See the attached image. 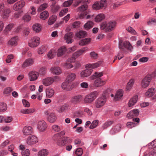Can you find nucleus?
Wrapping results in <instances>:
<instances>
[{"instance_id":"dca6fc26","label":"nucleus","mask_w":156,"mask_h":156,"mask_svg":"<svg viewBox=\"0 0 156 156\" xmlns=\"http://www.w3.org/2000/svg\"><path fill=\"white\" fill-rule=\"evenodd\" d=\"M54 78L52 77H47L42 80V83L47 86L51 85L54 82Z\"/></svg>"},{"instance_id":"aec40b11","label":"nucleus","mask_w":156,"mask_h":156,"mask_svg":"<svg viewBox=\"0 0 156 156\" xmlns=\"http://www.w3.org/2000/svg\"><path fill=\"white\" fill-rule=\"evenodd\" d=\"M55 94L54 90L51 87H48L46 90V97L48 98H52Z\"/></svg>"},{"instance_id":"393cba45","label":"nucleus","mask_w":156,"mask_h":156,"mask_svg":"<svg viewBox=\"0 0 156 156\" xmlns=\"http://www.w3.org/2000/svg\"><path fill=\"white\" fill-rule=\"evenodd\" d=\"M18 39L17 36H15L11 38L8 41V44L11 46H15L17 45Z\"/></svg>"},{"instance_id":"473e14b6","label":"nucleus","mask_w":156,"mask_h":156,"mask_svg":"<svg viewBox=\"0 0 156 156\" xmlns=\"http://www.w3.org/2000/svg\"><path fill=\"white\" fill-rule=\"evenodd\" d=\"M123 95V91L122 90H118L116 92L114 97L115 100H118Z\"/></svg>"},{"instance_id":"338daca9","label":"nucleus","mask_w":156,"mask_h":156,"mask_svg":"<svg viewBox=\"0 0 156 156\" xmlns=\"http://www.w3.org/2000/svg\"><path fill=\"white\" fill-rule=\"evenodd\" d=\"M81 23L79 21H76L74 22L72 24V26L74 28H77L80 27Z\"/></svg>"},{"instance_id":"7ed1b4c3","label":"nucleus","mask_w":156,"mask_h":156,"mask_svg":"<svg viewBox=\"0 0 156 156\" xmlns=\"http://www.w3.org/2000/svg\"><path fill=\"white\" fill-rule=\"evenodd\" d=\"M44 114L47 121L50 123H53L56 120V116L54 113L48 110L44 112Z\"/></svg>"},{"instance_id":"4c0bfd02","label":"nucleus","mask_w":156,"mask_h":156,"mask_svg":"<svg viewBox=\"0 0 156 156\" xmlns=\"http://www.w3.org/2000/svg\"><path fill=\"white\" fill-rule=\"evenodd\" d=\"M49 16V13L47 11H44L42 12L40 15V18L43 20H45Z\"/></svg>"},{"instance_id":"a18cd8bd","label":"nucleus","mask_w":156,"mask_h":156,"mask_svg":"<svg viewBox=\"0 0 156 156\" xmlns=\"http://www.w3.org/2000/svg\"><path fill=\"white\" fill-rule=\"evenodd\" d=\"M13 90L12 88L11 87H7L5 88L4 90L3 94H9Z\"/></svg>"},{"instance_id":"8fccbe9b","label":"nucleus","mask_w":156,"mask_h":156,"mask_svg":"<svg viewBox=\"0 0 156 156\" xmlns=\"http://www.w3.org/2000/svg\"><path fill=\"white\" fill-rule=\"evenodd\" d=\"M112 122L111 121H108L104 123L102 126L103 129H106L108 127L112 125Z\"/></svg>"},{"instance_id":"4d7b16f0","label":"nucleus","mask_w":156,"mask_h":156,"mask_svg":"<svg viewBox=\"0 0 156 156\" xmlns=\"http://www.w3.org/2000/svg\"><path fill=\"white\" fill-rule=\"evenodd\" d=\"M13 120V118L11 116H7L4 117V122L6 123H9Z\"/></svg>"},{"instance_id":"13d9d810","label":"nucleus","mask_w":156,"mask_h":156,"mask_svg":"<svg viewBox=\"0 0 156 156\" xmlns=\"http://www.w3.org/2000/svg\"><path fill=\"white\" fill-rule=\"evenodd\" d=\"M83 150L81 148H78L75 151V154L78 156H80L82 154Z\"/></svg>"},{"instance_id":"4468645a","label":"nucleus","mask_w":156,"mask_h":156,"mask_svg":"<svg viewBox=\"0 0 156 156\" xmlns=\"http://www.w3.org/2000/svg\"><path fill=\"white\" fill-rule=\"evenodd\" d=\"M73 37V33L72 32H70L65 34L64 37V39L66 40L67 43H71L74 41L72 39Z\"/></svg>"},{"instance_id":"09e8293b","label":"nucleus","mask_w":156,"mask_h":156,"mask_svg":"<svg viewBox=\"0 0 156 156\" xmlns=\"http://www.w3.org/2000/svg\"><path fill=\"white\" fill-rule=\"evenodd\" d=\"M10 12V11L9 9H7L4 10L2 16L4 18H5L9 16V13Z\"/></svg>"},{"instance_id":"c85d7f7f","label":"nucleus","mask_w":156,"mask_h":156,"mask_svg":"<svg viewBox=\"0 0 156 156\" xmlns=\"http://www.w3.org/2000/svg\"><path fill=\"white\" fill-rule=\"evenodd\" d=\"M155 92V89L154 88H151L146 92L145 94L147 97H150L153 96Z\"/></svg>"},{"instance_id":"412c9836","label":"nucleus","mask_w":156,"mask_h":156,"mask_svg":"<svg viewBox=\"0 0 156 156\" xmlns=\"http://www.w3.org/2000/svg\"><path fill=\"white\" fill-rule=\"evenodd\" d=\"M116 23L115 22L111 21L107 23L106 32L110 31L113 30L116 25Z\"/></svg>"},{"instance_id":"bb28decb","label":"nucleus","mask_w":156,"mask_h":156,"mask_svg":"<svg viewBox=\"0 0 156 156\" xmlns=\"http://www.w3.org/2000/svg\"><path fill=\"white\" fill-rule=\"evenodd\" d=\"M34 63V61L31 58L26 60L22 65L23 68L32 65Z\"/></svg>"},{"instance_id":"603ef678","label":"nucleus","mask_w":156,"mask_h":156,"mask_svg":"<svg viewBox=\"0 0 156 156\" xmlns=\"http://www.w3.org/2000/svg\"><path fill=\"white\" fill-rule=\"evenodd\" d=\"M107 23L106 22H104L102 23L100 25V29L101 30H105L106 31V29L107 28Z\"/></svg>"},{"instance_id":"49530a36","label":"nucleus","mask_w":156,"mask_h":156,"mask_svg":"<svg viewBox=\"0 0 156 156\" xmlns=\"http://www.w3.org/2000/svg\"><path fill=\"white\" fill-rule=\"evenodd\" d=\"M52 130L55 132H58L61 130V127L57 125H54L52 126Z\"/></svg>"},{"instance_id":"79ce46f5","label":"nucleus","mask_w":156,"mask_h":156,"mask_svg":"<svg viewBox=\"0 0 156 156\" xmlns=\"http://www.w3.org/2000/svg\"><path fill=\"white\" fill-rule=\"evenodd\" d=\"M33 30L36 33L40 32L41 30V28L39 23H36L33 26Z\"/></svg>"},{"instance_id":"a19ab883","label":"nucleus","mask_w":156,"mask_h":156,"mask_svg":"<svg viewBox=\"0 0 156 156\" xmlns=\"http://www.w3.org/2000/svg\"><path fill=\"white\" fill-rule=\"evenodd\" d=\"M105 18V16L104 14H100L97 15L95 18V21L96 22H99L103 20Z\"/></svg>"},{"instance_id":"e2e57ef3","label":"nucleus","mask_w":156,"mask_h":156,"mask_svg":"<svg viewBox=\"0 0 156 156\" xmlns=\"http://www.w3.org/2000/svg\"><path fill=\"white\" fill-rule=\"evenodd\" d=\"M68 62H67L63 64V66L68 69L73 68V66L71 64V63H68Z\"/></svg>"},{"instance_id":"7c9ffc66","label":"nucleus","mask_w":156,"mask_h":156,"mask_svg":"<svg viewBox=\"0 0 156 156\" xmlns=\"http://www.w3.org/2000/svg\"><path fill=\"white\" fill-rule=\"evenodd\" d=\"M49 154V151L46 149H42L37 153V156H47Z\"/></svg>"},{"instance_id":"f704fd0d","label":"nucleus","mask_w":156,"mask_h":156,"mask_svg":"<svg viewBox=\"0 0 156 156\" xmlns=\"http://www.w3.org/2000/svg\"><path fill=\"white\" fill-rule=\"evenodd\" d=\"M91 41V39L90 38H85L80 41L79 42V44L80 45H85L89 44Z\"/></svg>"},{"instance_id":"c756f323","label":"nucleus","mask_w":156,"mask_h":156,"mask_svg":"<svg viewBox=\"0 0 156 156\" xmlns=\"http://www.w3.org/2000/svg\"><path fill=\"white\" fill-rule=\"evenodd\" d=\"M87 33L86 31L83 30L80 31L76 34V36L80 38L86 37L87 36Z\"/></svg>"},{"instance_id":"0e129e2a","label":"nucleus","mask_w":156,"mask_h":156,"mask_svg":"<svg viewBox=\"0 0 156 156\" xmlns=\"http://www.w3.org/2000/svg\"><path fill=\"white\" fill-rule=\"evenodd\" d=\"M73 0H70L64 2L63 3V6L64 7L70 6L72 3Z\"/></svg>"},{"instance_id":"e433bc0d","label":"nucleus","mask_w":156,"mask_h":156,"mask_svg":"<svg viewBox=\"0 0 156 156\" xmlns=\"http://www.w3.org/2000/svg\"><path fill=\"white\" fill-rule=\"evenodd\" d=\"M56 55V49H51L47 54V56L48 58L52 59Z\"/></svg>"},{"instance_id":"bf43d9fd","label":"nucleus","mask_w":156,"mask_h":156,"mask_svg":"<svg viewBox=\"0 0 156 156\" xmlns=\"http://www.w3.org/2000/svg\"><path fill=\"white\" fill-rule=\"evenodd\" d=\"M76 57L74 55V54L72 55L71 57L68 58L66 60L67 62L70 63H73L75 62V59Z\"/></svg>"},{"instance_id":"4be33fe9","label":"nucleus","mask_w":156,"mask_h":156,"mask_svg":"<svg viewBox=\"0 0 156 156\" xmlns=\"http://www.w3.org/2000/svg\"><path fill=\"white\" fill-rule=\"evenodd\" d=\"M35 111V109L33 108L22 109L20 110V112L22 114H30L33 113Z\"/></svg>"},{"instance_id":"37998d69","label":"nucleus","mask_w":156,"mask_h":156,"mask_svg":"<svg viewBox=\"0 0 156 156\" xmlns=\"http://www.w3.org/2000/svg\"><path fill=\"white\" fill-rule=\"evenodd\" d=\"M57 16L55 15H52L51 16L48 21V23L49 25H52L54 23L56 19Z\"/></svg>"},{"instance_id":"3c124183","label":"nucleus","mask_w":156,"mask_h":156,"mask_svg":"<svg viewBox=\"0 0 156 156\" xmlns=\"http://www.w3.org/2000/svg\"><path fill=\"white\" fill-rule=\"evenodd\" d=\"M80 87L83 89H87L89 87V84L88 83L83 82L80 83Z\"/></svg>"},{"instance_id":"f3484780","label":"nucleus","mask_w":156,"mask_h":156,"mask_svg":"<svg viewBox=\"0 0 156 156\" xmlns=\"http://www.w3.org/2000/svg\"><path fill=\"white\" fill-rule=\"evenodd\" d=\"M25 5V2L23 1H21L15 3L13 6V9L17 11L21 9Z\"/></svg>"},{"instance_id":"9b49d317","label":"nucleus","mask_w":156,"mask_h":156,"mask_svg":"<svg viewBox=\"0 0 156 156\" xmlns=\"http://www.w3.org/2000/svg\"><path fill=\"white\" fill-rule=\"evenodd\" d=\"M119 47L120 49H123V48L126 49H133V46L128 41H125L123 42L120 41L119 42Z\"/></svg>"},{"instance_id":"1a4fd4ad","label":"nucleus","mask_w":156,"mask_h":156,"mask_svg":"<svg viewBox=\"0 0 156 156\" xmlns=\"http://www.w3.org/2000/svg\"><path fill=\"white\" fill-rule=\"evenodd\" d=\"M151 80V76L150 75H147L142 81L141 83L142 87L144 88L147 87L149 85Z\"/></svg>"},{"instance_id":"864d4df0","label":"nucleus","mask_w":156,"mask_h":156,"mask_svg":"<svg viewBox=\"0 0 156 156\" xmlns=\"http://www.w3.org/2000/svg\"><path fill=\"white\" fill-rule=\"evenodd\" d=\"M51 11L53 13H55L58 11L59 8V6L58 5L51 6Z\"/></svg>"},{"instance_id":"58836bf2","label":"nucleus","mask_w":156,"mask_h":156,"mask_svg":"<svg viewBox=\"0 0 156 156\" xmlns=\"http://www.w3.org/2000/svg\"><path fill=\"white\" fill-rule=\"evenodd\" d=\"M94 23L92 21H89L84 25V28L87 30H89L93 27Z\"/></svg>"},{"instance_id":"5701e85b","label":"nucleus","mask_w":156,"mask_h":156,"mask_svg":"<svg viewBox=\"0 0 156 156\" xmlns=\"http://www.w3.org/2000/svg\"><path fill=\"white\" fill-rule=\"evenodd\" d=\"M92 70L91 69H87L82 71L80 73V75L82 77H86L90 75L92 73Z\"/></svg>"},{"instance_id":"680f3d73","label":"nucleus","mask_w":156,"mask_h":156,"mask_svg":"<svg viewBox=\"0 0 156 156\" xmlns=\"http://www.w3.org/2000/svg\"><path fill=\"white\" fill-rule=\"evenodd\" d=\"M47 7V4L46 3L43 4L41 5L38 9V10L41 11L45 9Z\"/></svg>"},{"instance_id":"f03ea898","label":"nucleus","mask_w":156,"mask_h":156,"mask_svg":"<svg viewBox=\"0 0 156 156\" xmlns=\"http://www.w3.org/2000/svg\"><path fill=\"white\" fill-rule=\"evenodd\" d=\"M107 6L106 0H101L100 2H95L92 5V8L95 10L105 9Z\"/></svg>"},{"instance_id":"b1692460","label":"nucleus","mask_w":156,"mask_h":156,"mask_svg":"<svg viewBox=\"0 0 156 156\" xmlns=\"http://www.w3.org/2000/svg\"><path fill=\"white\" fill-rule=\"evenodd\" d=\"M138 96L137 95H134L130 100L128 104L129 107H132L137 102Z\"/></svg>"},{"instance_id":"052dcab7","label":"nucleus","mask_w":156,"mask_h":156,"mask_svg":"<svg viewBox=\"0 0 156 156\" xmlns=\"http://www.w3.org/2000/svg\"><path fill=\"white\" fill-rule=\"evenodd\" d=\"M31 19L30 16L28 15H26L24 16L22 18V20H24L25 22H28Z\"/></svg>"},{"instance_id":"a211bd4d","label":"nucleus","mask_w":156,"mask_h":156,"mask_svg":"<svg viewBox=\"0 0 156 156\" xmlns=\"http://www.w3.org/2000/svg\"><path fill=\"white\" fill-rule=\"evenodd\" d=\"M73 51H74L73 49H56V53H57L58 57H60L66 53H68L69 51L71 52Z\"/></svg>"},{"instance_id":"6ab92c4d","label":"nucleus","mask_w":156,"mask_h":156,"mask_svg":"<svg viewBox=\"0 0 156 156\" xmlns=\"http://www.w3.org/2000/svg\"><path fill=\"white\" fill-rule=\"evenodd\" d=\"M105 83V81L102 80L100 78H97L94 81V85L95 87H100L104 85Z\"/></svg>"},{"instance_id":"9d476101","label":"nucleus","mask_w":156,"mask_h":156,"mask_svg":"<svg viewBox=\"0 0 156 156\" xmlns=\"http://www.w3.org/2000/svg\"><path fill=\"white\" fill-rule=\"evenodd\" d=\"M62 88L66 90H71L73 87L72 82H69L67 80L63 82L61 85Z\"/></svg>"},{"instance_id":"ea45409f","label":"nucleus","mask_w":156,"mask_h":156,"mask_svg":"<svg viewBox=\"0 0 156 156\" xmlns=\"http://www.w3.org/2000/svg\"><path fill=\"white\" fill-rule=\"evenodd\" d=\"M135 82V80L134 79H130L127 83V85L126 89L127 90H129L133 86Z\"/></svg>"},{"instance_id":"2f4dec72","label":"nucleus","mask_w":156,"mask_h":156,"mask_svg":"<svg viewBox=\"0 0 156 156\" xmlns=\"http://www.w3.org/2000/svg\"><path fill=\"white\" fill-rule=\"evenodd\" d=\"M82 99L81 95H79L73 97L71 99V101L74 103H76L80 101Z\"/></svg>"},{"instance_id":"774afa93","label":"nucleus","mask_w":156,"mask_h":156,"mask_svg":"<svg viewBox=\"0 0 156 156\" xmlns=\"http://www.w3.org/2000/svg\"><path fill=\"white\" fill-rule=\"evenodd\" d=\"M136 125L135 123L131 122H128L126 124L127 126L129 128H132L134 127Z\"/></svg>"},{"instance_id":"c03bdc74","label":"nucleus","mask_w":156,"mask_h":156,"mask_svg":"<svg viewBox=\"0 0 156 156\" xmlns=\"http://www.w3.org/2000/svg\"><path fill=\"white\" fill-rule=\"evenodd\" d=\"M7 105L4 102L0 103V112H4L7 109Z\"/></svg>"},{"instance_id":"72a5a7b5","label":"nucleus","mask_w":156,"mask_h":156,"mask_svg":"<svg viewBox=\"0 0 156 156\" xmlns=\"http://www.w3.org/2000/svg\"><path fill=\"white\" fill-rule=\"evenodd\" d=\"M121 129V127L119 125H117L114 127L112 128L110 131V134H113L115 133H117L120 131Z\"/></svg>"},{"instance_id":"0eeeda50","label":"nucleus","mask_w":156,"mask_h":156,"mask_svg":"<svg viewBox=\"0 0 156 156\" xmlns=\"http://www.w3.org/2000/svg\"><path fill=\"white\" fill-rule=\"evenodd\" d=\"M106 99L104 97L98 98L95 102V106L97 108L102 107L106 102Z\"/></svg>"},{"instance_id":"6e6d98bb","label":"nucleus","mask_w":156,"mask_h":156,"mask_svg":"<svg viewBox=\"0 0 156 156\" xmlns=\"http://www.w3.org/2000/svg\"><path fill=\"white\" fill-rule=\"evenodd\" d=\"M84 52V50L83 49H80L79 50L75 52L73 54L76 58L78 56L82 54Z\"/></svg>"},{"instance_id":"423d86ee","label":"nucleus","mask_w":156,"mask_h":156,"mask_svg":"<svg viewBox=\"0 0 156 156\" xmlns=\"http://www.w3.org/2000/svg\"><path fill=\"white\" fill-rule=\"evenodd\" d=\"M37 126V128L39 131L44 132L46 130L47 127V125L44 120H41L38 121Z\"/></svg>"},{"instance_id":"c9c22d12","label":"nucleus","mask_w":156,"mask_h":156,"mask_svg":"<svg viewBox=\"0 0 156 156\" xmlns=\"http://www.w3.org/2000/svg\"><path fill=\"white\" fill-rule=\"evenodd\" d=\"M76 75L74 73H70L68 74L66 78V80L72 82L76 78Z\"/></svg>"},{"instance_id":"39448f33","label":"nucleus","mask_w":156,"mask_h":156,"mask_svg":"<svg viewBox=\"0 0 156 156\" xmlns=\"http://www.w3.org/2000/svg\"><path fill=\"white\" fill-rule=\"evenodd\" d=\"M88 5H83L78 8L79 10L81 12L79 15V18L83 19L84 18L85 16L89 13V11L87 10Z\"/></svg>"},{"instance_id":"cd10ccee","label":"nucleus","mask_w":156,"mask_h":156,"mask_svg":"<svg viewBox=\"0 0 156 156\" xmlns=\"http://www.w3.org/2000/svg\"><path fill=\"white\" fill-rule=\"evenodd\" d=\"M72 140L68 137H64V138L62 139V141L60 145V146H64L67 144L71 143Z\"/></svg>"},{"instance_id":"5fc2aeb1","label":"nucleus","mask_w":156,"mask_h":156,"mask_svg":"<svg viewBox=\"0 0 156 156\" xmlns=\"http://www.w3.org/2000/svg\"><path fill=\"white\" fill-rule=\"evenodd\" d=\"M22 156H29L30 154V151L28 149H26L21 152Z\"/></svg>"},{"instance_id":"f257e3e1","label":"nucleus","mask_w":156,"mask_h":156,"mask_svg":"<svg viewBox=\"0 0 156 156\" xmlns=\"http://www.w3.org/2000/svg\"><path fill=\"white\" fill-rule=\"evenodd\" d=\"M98 93L96 91H94L90 92L85 96L84 99L85 103H90L94 101L97 97Z\"/></svg>"},{"instance_id":"a878e982","label":"nucleus","mask_w":156,"mask_h":156,"mask_svg":"<svg viewBox=\"0 0 156 156\" xmlns=\"http://www.w3.org/2000/svg\"><path fill=\"white\" fill-rule=\"evenodd\" d=\"M50 71L53 74L56 75H59L62 72L60 68L58 67H51L50 69Z\"/></svg>"},{"instance_id":"69168bd1","label":"nucleus","mask_w":156,"mask_h":156,"mask_svg":"<svg viewBox=\"0 0 156 156\" xmlns=\"http://www.w3.org/2000/svg\"><path fill=\"white\" fill-rule=\"evenodd\" d=\"M68 8L62 10L59 12V15L60 16H63L68 11Z\"/></svg>"},{"instance_id":"f8f14e48","label":"nucleus","mask_w":156,"mask_h":156,"mask_svg":"<svg viewBox=\"0 0 156 156\" xmlns=\"http://www.w3.org/2000/svg\"><path fill=\"white\" fill-rule=\"evenodd\" d=\"M39 74L35 71H31L28 73V78L31 81L36 80L39 76Z\"/></svg>"},{"instance_id":"20e7f679","label":"nucleus","mask_w":156,"mask_h":156,"mask_svg":"<svg viewBox=\"0 0 156 156\" xmlns=\"http://www.w3.org/2000/svg\"><path fill=\"white\" fill-rule=\"evenodd\" d=\"M65 131L62 130L60 132L55 134L53 136V140L55 141L57 144L60 146L62 140V136L65 134Z\"/></svg>"},{"instance_id":"2eb2a0df","label":"nucleus","mask_w":156,"mask_h":156,"mask_svg":"<svg viewBox=\"0 0 156 156\" xmlns=\"http://www.w3.org/2000/svg\"><path fill=\"white\" fill-rule=\"evenodd\" d=\"M23 134L25 135H30L33 133V128L30 126H26L23 129Z\"/></svg>"},{"instance_id":"de8ad7c7","label":"nucleus","mask_w":156,"mask_h":156,"mask_svg":"<svg viewBox=\"0 0 156 156\" xmlns=\"http://www.w3.org/2000/svg\"><path fill=\"white\" fill-rule=\"evenodd\" d=\"M98 120L93 121L90 126V129H93L95 128L98 125Z\"/></svg>"},{"instance_id":"6e6552de","label":"nucleus","mask_w":156,"mask_h":156,"mask_svg":"<svg viewBox=\"0 0 156 156\" xmlns=\"http://www.w3.org/2000/svg\"><path fill=\"white\" fill-rule=\"evenodd\" d=\"M38 142V138L35 135H31L28 137L27 139L26 143L28 145H32L37 144Z\"/></svg>"},{"instance_id":"ddd939ff","label":"nucleus","mask_w":156,"mask_h":156,"mask_svg":"<svg viewBox=\"0 0 156 156\" xmlns=\"http://www.w3.org/2000/svg\"><path fill=\"white\" fill-rule=\"evenodd\" d=\"M40 43L39 38L36 37L31 39V41L29 43V45L31 48H34L38 45Z\"/></svg>"}]
</instances>
